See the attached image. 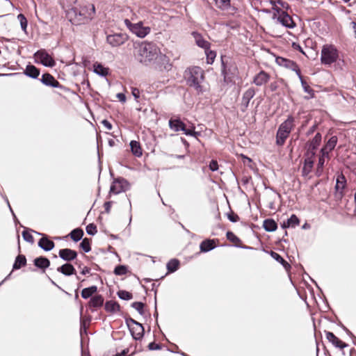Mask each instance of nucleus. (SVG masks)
Masks as SVG:
<instances>
[{
    "label": "nucleus",
    "instance_id": "obj_25",
    "mask_svg": "<svg viewBox=\"0 0 356 356\" xmlns=\"http://www.w3.org/2000/svg\"><path fill=\"white\" fill-rule=\"evenodd\" d=\"M104 309L106 312L114 314L120 310V306L116 301L108 300L105 302Z\"/></svg>",
    "mask_w": 356,
    "mask_h": 356
},
{
    "label": "nucleus",
    "instance_id": "obj_29",
    "mask_svg": "<svg viewBox=\"0 0 356 356\" xmlns=\"http://www.w3.org/2000/svg\"><path fill=\"white\" fill-rule=\"evenodd\" d=\"M227 238L232 243H235V246L243 249H252V248L246 245H239L237 243L241 242V239L236 236L233 232L228 231L226 234Z\"/></svg>",
    "mask_w": 356,
    "mask_h": 356
},
{
    "label": "nucleus",
    "instance_id": "obj_37",
    "mask_svg": "<svg viewBox=\"0 0 356 356\" xmlns=\"http://www.w3.org/2000/svg\"><path fill=\"white\" fill-rule=\"evenodd\" d=\"M179 266V261L177 259H172L167 263L166 267L169 273H174L178 269Z\"/></svg>",
    "mask_w": 356,
    "mask_h": 356
},
{
    "label": "nucleus",
    "instance_id": "obj_57",
    "mask_svg": "<svg viewBox=\"0 0 356 356\" xmlns=\"http://www.w3.org/2000/svg\"><path fill=\"white\" fill-rule=\"evenodd\" d=\"M292 48L295 50H297L300 52H301L302 54L305 55V51H303L302 47L297 42H293L292 43Z\"/></svg>",
    "mask_w": 356,
    "mask_h": 356
},
{
    "label": "nucleus",
    "instance_id": "obj_3",
    "mask_svg": "<svg viewBox=\"0 0 356 356\" xmlns=\"http://www.w3.org/2000/svg\"><path fill=\"white\" fill-rule=\"evenodd\" d=\"M295 119L292 115H289L278 127L276 134V145L282 146L285 143L290 133L293 129Z\"/></svg>",
    "mask_w": 356,
    "mask_h": 356
},
{
    "label": "nucleus",
    "instance_id": "obj_64",
    "mask_svg": "<svg viewBox=\"0 0 356 356\" xmlns=\"http://www.w3.org/2000/svg\"><path fill=\"white\" fill-rule=\"evenodd\" d=\"M111 204H112V202H106L104 203V209H105V211L106 213H109L110 211H111Z\"/></svg>",
    "mask_w": 356,
    "mask_h": 356
},
{
    "label": "nucleus",
    "instance_id": "obj_41",
    "mask_svg": "<svg viewBox=\"0 0 356 356\" xmlns=\"http://www.w3.org/2000/svg\"><path fill=\"white\" fill-rule=\"evenodd\" d=\"M300 82H301V85L302 86L304 91L309 94V96L305 97V99H309L311 98H313L314 96V90L307 84V83L306 82L305 80L302 79V81H300Z\"/></svg>",
    "mask_w": 356,
    "mask_h": 356
},
{
    "label": "nucleus",
    "instance_id": "obj_14",
    "mask_svg": "<svg viewBox=\"0 0 356 356\" xmlns=\"http://www.w3.org/2000/svg\"><path fill=\"white\" fill-rule=\"evenodd\" d=\"M58 254L63 260L67 262L75 259L77 257V252L69 248L60 249Z\"/></svg>",
    "mask_w": 356,
    "mask_h": 356
},
{
    "label": "nucleus",
    "instance_id": "obj_51",
    "mask_svg": "<svg viewBox=\"0 0 356 356\" xmlns=\"http://www.w3.org/2000/svg\"><path fill=\"white\" fill-rule=\"evenodd\" d=\"M206 51V54H207V63H212L216 58V54L215 51H211V50H207V51Z\"/></svg>",
    "mask_w": 356,
    "mask_h": 356
},
{
    "label": "nucleus",
    "instance_id": "obj_12",
    "mask_svg": "<svg viewBox=\"0 0 356 356\" xmlns=\"http://www.w3.org/2000/svg\"><path fill=\"white\" fill-rule=\"evenodd\" d=\"M40 81L42 84L52 88H60L62 87L60 83L50 74L45 73L42 76Z\"/></svg>",
    "mask_w": 356,
    "mask_h": 356
},
{
    "label": "nucleus",
    "instance_id": "obj_47",
    "mask_svg": "<svg viewBox=\"0 0 356 356\" xmlns=\"http://www.w3.org/2000/svg\"><path fill=\"white\" fill-rule=\"evenodd\" d=\"M127 273V267L124 265L117 266L114 269V273L116 275H124Z\"/></svg>",
    "mask_w": 356,
    "mask_h": 356
},
{
    "label": "nucleus",
    "instance_id": "obj_39",
    "mask_svg": "<svg viewBox=\"0 0 356 356\" xmlns=\"http://www.w3.org/2000/svg\"><path fill=\"white\" fill-rule=\"evenodd\" d=\"M270 254L272 257V258H273L277 262L280 263L285 268L290 266L289 263L286 261H285L282 258V257L280 254H279L278 253L271 250L270 252Z\"/></svg>",
    "mask_w": 356,
    "mask_h": 356
},
{
    "label": "nucleus",
    "instance_id": "obj_56",
    "mask_svg": "<svg viewBox=\"0 0 356 356\" xmlns=\"http://www.w3.org/2000/svg\"><path fill=\"white\" fill-rule=\"evenodd\" d=\"M131 93L134 96V99L138 102V99L140 97V90L136 88H131Z\"/></svg>",
    "mask_w": 356,
    "mask_h": 356
},
{
    "label": "nucleus",
    "instance_id": "obj_61",
    "mask_svg": "<svg viewBox=\"0 0 356 356\" xmlns=\"http://www.w3.org/2000/svg\"><path fill=\"white\" fill-rule=\"evenodd\" d=\"M277 4L281 6L285 10H288L290 8L289 3L285 2V1H282V0H277Z\"/></svg>",
    "mask_w": 356,
    "mask_h": 356
},
{
    "label": "nucleus",
    "instance_id": "obj_34",
    "mask_svg": "<svg viewBox=\"0 0 356 356\" xmlns=\"http://www.w3.org/2000/svg\"><path fill=\"white\" fill-rule=\"evenodd\" d=\"M195 38L196 44L198 47L204 49L205 51L209 49L211 45L210 43L206 40H204L201 35L197 34V35L195 36Z\"/></svg>",
    "mask_w": 356,
    "mask_h": 356
},
{
    "label": "nucleus",
    "instance_id": "obj_7",
    "mask_svg": "<svg viewBox=\"0 0 356 356\" xmlns=\"http://www.w3.org/2000/svg\"><path fill=\"white\" fill-rule=\"evenodd\" d=\"M35 61L45 67H54L55 61L53 57L44 49L37 51L34 54Z\"/></svg>",
    "mask_w": 356,
    "mask_h": 356
},
{
    "label": "nucleus",
    "instance_id": "obj_6",
    "mask_svg": "<svg viewBox=\"0 0 356 356\" xmlns=\"http://www.w3.org/2000/svg\"><path fill=\"white\" fill-rule=\"evenodd\" d=\"M124 23L127 28L134 34H135L137 37L143 38L146 35H147L150 31L151 29L149 26H145L142 22H138L137 23H132L129 19H125L124 20Z\"/></svg>",
    "mask_w": 356,
    "mask_h": 356
},
{
    "label": "nucleus",
    "instance_id": "obj_55",
    "mask_svg": "<svg viewBox=\"0 0 356 356\" xmlns=\"http://www.w3.org/2000/svg\"><path fill=\"white\" fill-rule=\"evenodd\" d=\"M148 348L150 350H160L161 348V345L156 343L154 342H151L148 345Z\"/></svg>",
    "mask_w": 356,
    "mask_h": 356
},
{
    "label": "nucleus",
    "instance_id": "obj_30",
    "mask_svg": "<svg viewBox=\"0 0 356 356\" xmlns=\"http://www.w3.org/2000/svg\"><path fill=\"white\" fill-rule=\"evenodd\" d=\"M346 186V179L343 174H341L337 176V183L335 186V189L337 191H339L341 194L343 193V190L345 188Z\"/></svg>",
    "mask_w": 356,
    "mask_h": 356
},
{
    "label": "nucleus",
    "instance_id": "obj_10",
    "mask_svg": "<svg viewBox=\"0 0 356 356\" xmlns=\"http://www.w3.org/2000/svg\"><path fill=\"white\" fill-rule=\"evenodd\" d=\"M129 187L128 181L122 178L119 177L113 181L111 188H110V193L113 194H119L122 191H126Z\"/></svg>",
    "mask_w": 356,
    "mask_h": 356
},
{
    "label": "nucleus",
    "instance_id": "obj_32",
    "mask_svg": "<svg viewBox=\"0 0 356 356\" xmlns=\"http://www.w3.org/2000/svg\"><path fill=\"white\" fill-rule=\"evenodd\" d=\"M130 147L131 151L134 156L137 157H140V156H142L143 152L139 142L136 140H131L130 142Z\"/></svg>",
    "mask_w": 356,
    "mask_h": 356
},
{
    "label": "nucleus",
    "instance_id": "obj_44",
    "mask_svg": "<svg viewBox=\"0 0 356 356\" xmlns=\"http://www.w3.org/2000/svg\"><path fill=\"white\" fill-rule=\"evenodd\" d=\"M117 294L120 299L124 300H129L133 298L132 293L124 290L118 291Z\"/></svg>",
    "mask_w": 356,
    "mask_h": 356
},
{
    "label": "nucleus",
    "instance_id": "obj_9",
    "mask_svg": "<svg viewBox=\"0 0 356 356\" xmlns=\"http://www.w3.org/2000/svg\"><path fill=\"white\" fill-rule=\"evenodd\" d=\"M127 40V35L122 33L109 34L106 36V42L113 47L123 44Z\"/></svg>",
    "mask_w": 356,
    "mask_h": 356
},
{
    "label": "nucleus",
    "instance_id": "obj_4",
    "mask_svg": "<svg viewBox=\"0 0 356 356\" xmlns=\"http://www.w3.org/2000/svg\"><path fill=\"white\" fill-rule=\"evenodd\" d=\"M75 19L73 24H85L92 19L95 13V8L93 4H88L81 7L79 9L75 8L73 10Z\"/></svg>",
    "mask_w": 356,
    "mask_h": 356
},
{
    "label": "nucleus",
    "instance_id": "obj_18",
    "mask_svg": "<svg viewBox=\"0 0 356 356\" xmlns=\"http://www.w3.org/2000/svg\"><path fill=\"white\" fill-rule=\"evenodd\" d=\"M38 246L44 251H50L54 249L55 244L49 240L47 236H43L38 241Z\"/></svg>",
    "mask_w": 356,
    "mask_h": 356
},
{
    "label": "nucleus",
    "instance_id": "obj_62",
    "mask_svg": "<svg viewBox=\"0 0 356 356\" xmlns=\"http://www.w3.org/2000/svg\"><path fill=\"white\" fill-rule=\"evenodd\" d=\"M102 124L108 129V130H111L112 129V124L111 123L108 121L107 120H103L102 121Z\"/></svg>",
    "mask_w": 356,
    "mask_h": 356
},
{
    "label": "nucleus",
    "instance_id": "obj_42",
    "mask_svg": "<svg viewBox=\"0 0 356 356\" xmlns=\"http://www.w3.org/2000/svg\"><path fill=\"white\" fill-rule=\"evenodd\" d=\"M337 137L336 136H333L328 140L324 147L328 149L329 151H332L334 149L337 143Z\"/></svg>",
    "mask_w": 356,
    "mask_h": 356
},
{
    "label": "nucleus",
    "instance_id": "obj_38",
    "mask_svg": "<svg viewBox=\"0 0 356 356\" xmlns=\"http://www.w3.org/2000/svg\"><path fill=\"white\" fill-rule=\"evenodd\" d=\"M70 235L71 238L74 241L77 242L82 238V237L83 236V231L81 228H76V229H73L71 232Z\"/></svg>",
    "mask_w": 356,
    "mask_h": 356
},
{
    "label": "nucleus",
    "instance_id": "obj_24",
    "mask_svg": "<svg viewBox=\"0 0 356 356\" xmlns=\"http://www.w3.org/2000/svg\"><path fill=\"white\" fill-rule=\"evenodd\" d=\"M276 63L280 66H282V67H286V68L290 69V70H292L293 67H296V62H294L291 60H289V59H287V58H285L283 57H280V56H278L276 58Z\"/></svg>",
    "mask_w": 356,
    "mask_h": 356
},
{
    "label": "nucleus",
    "instance_id": "obj_31",
    "mask_svg": "<svg viewBox=\"0 0 356 356\" xmlns=\"http://www.w3.org/2000/svg\"><path fill=\"white\" fill-rule=\"evenodd\" d=\"M263 227L266 232H274L277 228V225L273 219L268 218L264 220Z\"/></svg>",
    "mask_w": 356,
    "mask_h": 356
},
{
    "label": "nucleus",
    "instance_id": "obj_20",
    "mask_svg": "<svg viewBox=\"0 0 356 356\" xmlns=\"http://www.w3.org/2000/svg\"><path fill=\"white\" fill-rule=\"evenodd\" d=\"M57 271L65 276H70L76 274L74 267L70 263H66L57 268Z\"/></svg>",
    "mask_w": 356,
    "mask_h": 356
},
{
    "label": "nucleus",
    "instance_id": "obj_23",
    "mask_svg": "<svg viewBox=\"0 0 356 356\" xmlns=\"http://www.w3.org/2000/svg\"><path fill=\"white\" fill-rule=\"evenodd\" d=\"M33 264L37 268L44 271L50 266V261L47 258L40 256L34 259Z\"/></svg>",
    "mask_w": 356,
    "mask_h": 356
},
{
    "label": "nucleus",
    "instance_id": "obj_26",
    "mask_svg": "<svg viewBox=\"0 0 356 356\" xmlns=\"http://www.w3.org/2000/svg\"><path fill=\"white\" fill-rule=\"evenodd\" d=\"M24 74L32 79H38L40 75V70L33 65H27L24 70Z\"/></svg>",
    "mask_w": 356,
    "mask_h": 356
},
{
    "label": "nucleus",
    "instance_id": "obj_50",
    "mask_svg": "<svg viewBox=\"0 0 356 356\" xmlns=\"http://www.w3.org/2000/svg\"><path fill=\"white\" fill-rule=\"evenodd\" d=\"M86 232L88 234L94 236L97 230L96 226L93 223H90L86 227Z\"/></svg>",
    "mask_w": 356,
    "mask_h": 356
},
{
    "label": "nucleus",
    "instance_id": "obj_8",
    "mask_svg": "<svg viewBox=\"0 0 356 356\" xmlns=\"http://www.w3.org/2000/svg\"><path fill=\"white\" fill-rule=\"evenodd\" d=\"M236 66L231 62H228L227 60L225 61L222 58V74L224 77V81L225 83L231 82L232 79L236 76Z\"/></svg>",
    "mask_w": 356,
    "mask_h": 356
},
{
    "label": "nucleus",
    "instance_id": "obj_35",
    "mask_svg": "<svg viewBox=\"0 0 356 356\" xmlns=\"http://www.w3.org/2000/svg\"><path fill=\"white\" fill-rule=\"evenodd\" d=\"M97 291V286H91L90 287L85 288L81 291V297L83 299H88L91 297L94 293Z\"/></svg>",
    "mask_w": 356,
    "mask_h": 356
},
{
    "label": "nucleus",
    "instance_id": "obj_58",
    "mask_svg": "<svg viewBox=\"0 0 356 356\" xmlns=\"http://www.w3.org/2000/svg\"><path fill=\"white\" fill-rule=\"evenodd\" d=\"M182 131L186 136H195L197 134V133L194 131V129H188L186 128V127H184V130H183Z\"/></svg>",
    "mask_w": 356,
    "mask_h": 356
},
{
    "label": "nucleus",
    "instance_id": "obj_27",
    "mask_svg": "<svg viewBox=\"0 0 356 356\" xmlns=\"http://www.w3.org/2000/svg\"><path fill=\"white\" fill-rule=\"evenodd\" d=\"M312 157L313 156H311V157H308L305 159L304 165L302 169V173L303 176L308 175L313 168L314 160Z\"/></svg>",
    "mask_w": 356,
    "mask_h": 356
},
{
    "label": "nucleus",
    "instance_id": "obj_1",
    "mask_svg": "<svg viewBox=\"0 0 356 356\" xmlns=\"http://www.w3.org/2000/svg\"><path fill=\"white\" fill-rule=\"evenodd\" d=\"M137 58L140 63L145 65L161 62L165 70H169L171 67L168 58L162 54L157 45L153 42L142 43L139 47Z\"/></svg>",
    "mask_w": 356,
    "mask_h": 356
},
{
    "label": "nucleus",
    "instance_id": "obj_36",
    "mask_svg": "<svg viewBox=\"0 0 356 356\" xmlns=\"http://www.w3.org/2000/svg\"><path fill=\"white\" fill-rule=\"evenodd\" d=\"M94 72L101 76H106L108 74V69L104 67L100 63H95L94 65Z\"/></svg>",
    "mask_w": 356,
    "mask_h": 356
},
{
    "label": "nucleus",
    "instance_id": "obj_5",
    "mask_svg": "<svg viewBox=\"0 0 356 356\" xmlns=\"http://www.w3.org/2000/svg\"><path fill=\"white\" fill-rule=\"evenodd\" d=\"M339 51L333 44H324L321 52V62L325 65H331L339 58Z\"/></svg>",
    "mask_w": 356,
    "mask_h": 356
},
{
    "label": "nucleus",
    "instance_id": "obj_53",
    "mask_svg": "<svg viewBox=\"0 0 356 356\" xmlns=\"http://www.w3.org/2000/svg\"><path fill=\"white\" fill-rule=\"evenodd\" d=\"M227 218L232 222H236L239 220L238 216L237 214L234 213L233 212L227 213Z\"/></svg>",
    "mask_w": 356,
    "mask_h": 356
},
{
    "label": "nucleus",
    "instance_id": "obj_13",
    "mask_svg": "<svg viewBox=\"0 0 356 356\" xmlns=\"http://www.w3.org/2000/svg\"><path fill=\"white\" fill-rule=\"evenodd\" d=\"M277 21L284 26L293 29L296 24L294 23L291 17L285 11H282L277 17Z\"/></svg>",
    "mask_w": 356,
    "mask_h": 356
},
{
    "label": "nucleus",
    "instance_id": "obj_40",
    "mask_svg": "<svg viewBox=\"0 0 356 356\" xmlns=\"http://www.w3.org/2000/svg\"><path fill=\"white\" fill-rule=\"evenodd\" d=\"M216 6L221 10H227L230 6V0H214Z\"/></svg>",
    "mask_w": 356,
    "mask_h": 356
},
{
    "label": "nucleus",
    "instance_id": "obj_60",
    "mask_svg": "<svg viewBox=\"0 0 356 356\" xmlns=\"http://www.w3.org/2000/svg\"><path fill=\"white\" fill-rule=\"evenodd\" d=\"M291 70L296 72V74L298 75V76L299 77L300 81H302V79H303V78L301 75V71H300L299 66L298 65L297 63L296 64V67H293V69Z\"/></svg>",
    "mask_w": 356,
    "mask_h": 356
},
{
    "label": "nucleus",
    "instance_id": "obj_49",
    "mask_svg": "<svg viewBox=\"0 0 356 356\" xmlns=\"http://www.w3.org/2000/svg\"><path fill=\"white\" fill-rule=\"evenodd\" d=\"M22 237H23L24 240L26 241V242H29L30 243H34V239H33V236L27 229H25L22 232Z\"/></svg>",
    "mask_w": 356,
    "mask_h": 356
},
{
    "label": "nucleus",
    "instance_id": "obj_15",
    "mask_svg": "<svg viewBox=\"0 0 356 356\" xmlns=\"http://www.w3.org/2000/svg\"><path fill=\"white\" fill-rule=\"evenodd\" d=\"M270 79V75L264 70L260 71L255 75L253 83L257 86H261L266 84Z\"/></svg>",
    "mask_w": 356,
    "mask_h": 356
},
{
    "label": "nucleus",
    "instance_id": "obj_17",
    "mask_svg": "<svg viewBox=\"0 0 356 356\" xmlns=\"http://www.w3.org/2000/svg\"><path fill=\"white\" fill-rule=\"evenodd\" d=\"M129 330L131 336L135 340H140L144 336V327L140 323L134 327H131Z\"/></svg>",
    "mask_w": 356,
    "mask_h": 356
},
{
    "label": "nucleus",
    "instance_id": "obj_54",
    "mask_svg": "<svg viewBox=\"0 0 356 356\" xmlns=\"http://www.w3.org/2000/svg\"><path fill=\"white\" fill-rule=\"evenodd\" d=\"M331 151H329L328 149H327L326 148H325L324 147H323L321 149V155H320V157H323V159H329L330 158V152Z\"/></svg>",
    "mask_w": 356,
    "mask_h": 356
},
{
    "label": "nucleus",
    "instance_id": "obj_11",
    "mask_svg": "<svg viewBox=\"0 0 356 356\" xmlns=\"http://www.w3.org/2000/svg\"><path fill=\"white\" fill-rule=\"evenodd\" d=\"M255 95V90L254 88H250L243 94L241 104V111L242 112H245L248 108L250 101L254 97Z\"/></svg>",
    "mask_w": 356,
    "mask_h": 356
},
{
    "label": "nucleus",
    "instance_id": "obj_48",
    "mask_svg": "<svg viewBox=\"0 0 356 356\" xmlns=\"http://www.w3.org/2000/svg\"><path fill=\"white\" fill-rule=\"evenodd\" d=\"M286 221L291 227H295L300 223L298 218L295 214H292Z\"/></svg>",
    "mask_w": 356,
    "mask_h": 356
},
{
    "label": "nucleus",
    "instance_id": "obj_21",
    "mask_svg": "<svg viewBox=\"0 0 356 356\" xmlns=\"http://www.w3.org/2000/svg\"><path fill=\"white\" fill-rule=\"evenodd\" d=\"M322 136L320 133H317L309 143V150L311 151L312 156L315 155V150L320 145Z\"/></svg>",
    "mask_w": 356,
    "mask_h": 356
},
{
    "label": "nucleus",
    "instance_id": "obj_45",
    "mask_svg": "<svg viewBox=\"0 0 356 356\" xmlns=\"http://www.w3.org/2000/svg\"><path fill=\"white\" fill-rule=\"evenodd\" d=\"M131 307L132 308L135 309L140 315L144 314L145 305L142 302H134L131 305Z\"/></svg>",
    "mask_w": 356,
    "mask_h": 356
},
{
    "label": "nucleus",
    "instance_id": "obj_46",
    "mask_svg": "<svg viewBox=\"0 0 356 356\" xmlns=\"http://www.w3.org/2000/svg\"><path fill=\"white\" fill-rule=\"evenodd\" d=\"M17 19H19V23H20V26H21V28L24 31V32H26V29H27V25H28V22H27V19L25 17V16L23 15V14H19L17 15Z\"/></svg>",
    "mask_w": 356,
    "mask_h": 356
},
{
    "label": "nucleus",
    "instance_id": "obj_52",
    "mask_svg": "<svg viewBox=\"0 0 356 356\" xmlns=\"http://www.w3.org/2000/svg\"><path fill=\"white\" fill-rule=\"evenodd\" d=\"M209 168L210 170H211L212 172H215V171L218 170V164L217 161L211 160L209 165Z\"/></svg>",
    "mask_w": 356,
    "mask_h": 356
},
{
    "label": "nucleus",
    "instance_id": "obj_63",
    "mask_svg": "<svg viewBox=\"0 0 356 356\" xmlns=\"http://www.w3.org/2000/svg\"><path fill=\"white\" fill-rule=\"evenodd\" d=\"M116 97L121 102H126V96L124 93H118Z\"/></svg>",
    "mask_w": 356,
    "mask_h": 356
},
{
    "label": "nucleus",
    "instance_id": "obj_59",
    "mask_svg": "<svg viewBox=\"0 0 356 356\" xmlns=\"http://www.w3.org/2000/svg\"><path fill=\"white\" fill-rule=\"evenodd\" d=\"M125 321H126V323H127V326L129 327V328L132 327L131 325V324H133V325H137L138 323V322H137L136 321H135L134 319H133L131 318H126Z\"/></svg>",
    "mask_w": 356,
    "mask_h": 356
},
{
    "label": "nucleus",
    "instance_id": "obj_22",
    "mask_svg": "<svg viewBox=\"0 0 356 356\" xmlns=\"http://www.w3.org/2000/svg\"><path fill=\"white\" fill-rule=\"evenodd\" d=\"M169 127L174 131H179L184 130L185 124L179 119H172L171 118L169 120Z\"/></svg>",
    "mask_w": 356,
    "mask_h": 356
},
{
    "label": "nucleus",
    "instance_id": "obj_28",
    "mask_svg": "<svg viewBox=\"0 0 356 356\" xmlns=\"http://www.w3.org/2000/svg\"><path fill=\"white\" fill-rule=\"evenodd\" d=\"M104 299L102 295H96L92 297L88 302L90 307L97 308L104 305Z\"/></svg>",
    "mask_w": 356,
    "mask_h": 356
},
{
    "label": "nucleus",
    "instance_id": "obj_19",
    "mask_svg": "<svg viewBox=\"0 0 356 356\" xmlns=\"http://www.w3.org/2000/svg\"><path fill=\"white\" fill-rule=\"evenodd\" d=\"M217 239H206L201 242L200 244V251L202 252H207L213 250L216 245Z\"/></svg>",
    "mask_w": 356,
    "mask_h": 356
},
{
    "label": "nucleus",
    "instance_id": "obj_16",
    "mask_svg": "<svg viewBox=\"0 0 356 356\" xmlns=\"http://www.w3.org/2000/svg\"><path fill=\"white\" fill-rule=\"evenodd\" d=\"M326 338L327 339L332 343L336 348H339L340 349H343L348 346V344L341 341L339 338H337L332 332H326Z\"/></svg>",
    "mask_w": 356,
    "mask_h": 356
},
{
    "label": "nucleus",
    "instance_id": "obj_33",
    "mask_svg": "<svg viewBox=\"0 0 356 356\" xmlns=\"http://www.w3.org/2000/svg\"><path fill=\"white\" fill-rule=\"evenodd\" d=\"M26 264V257L23 254H19L15 260L14 264L13 266V270H18L21 268L22 266H24Z\"/></svg>",
    "mask_w": 356,
    "mask_h": 356
},
{
    "label": "nucleus",
    "instance_id": "obj_43",
    "mask_svg": "<svg viewBox=\"0 0 356 356\" xmlns=\"http://www.w3.org/2000/svg\"><path fill=\"white\" fill-rule=\"evenodd\" d=\"M80 248H82L85 252H89L91 250L90 239L88 238H83L80 243Z\"/></svg>",
    "mask_w": 356,
    "mask_h": 356
},
{
    "label": "nucleus",
    "instance_id": "obj_2",
    "mask_svg": "<svg viewBox=\"0 0 356 356\" xmlns=\"http://www.w3.org/2000/svg\"><path fill=\"white\" fill-rule=\"evenodd\" d=\"M186 79L187 84L193 88L197 94H202L207 91L204 82V72L200 67H193L186 71Z\"/></svg>",
    "mask_w": 356,
    "mask_h": 356
}]
</instances>
